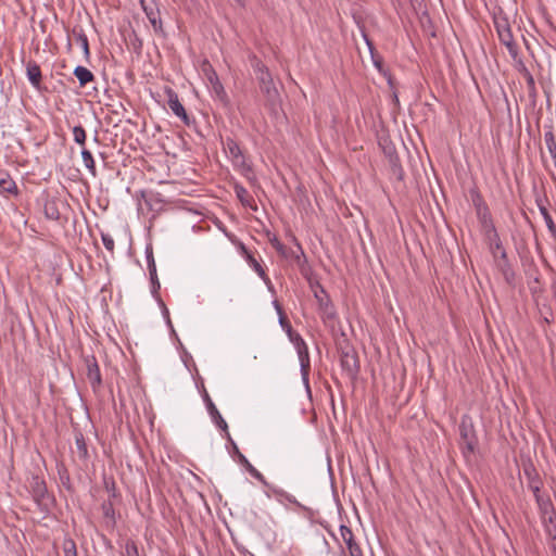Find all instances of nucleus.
<instances>
[{"instance_id":"obj_9","label":"nucleus","mask_w":556,"mask_h":556,"mask_svg":"<svg viewBox=\"0 0 556 556\" xmlns=\"http://www.w3.org/2000/svg\"><path fill=\"white\" fill-rule=\"evenodd\" d=\"M341 367L342 370L350 377L354 378L359 370L358 359L354 353L344 352L341 355Z\"/></svg>"},{"instance_id":"obj_34","label":"nucleus","mask_w":556,"mask_h":556,"mask_svg":"<svg viewBox=\"0 0 556 556\" xmlns=\"http://www.w3.org/2000/svg\"><path fill=\"white\" fill-rule=\"evenodd\" d=\"M540 212H541V214H542V216H543V218H544V222H545V224H546V226H547L548 230H549L551 232H556V225H555V223H554V220H553V218H552L551 214H549V213H548V211L546 210V207L541 206V207H540Z\"/></svg>"},{"instance_id":"obj_31","label":"nucleus","mask_w":556,"mask_h":556,"mask_svg":"<svg viewBox=\"0 0 556 556\" xmlns=\"http://www.w3.org/2000/svg\"><path fill=\"white\" fill-rule=\"evenodd\" d=\"M494 25H495V29H496V33L498 36L501 34H506L507 31L511 30L510 25H509L507 18H505V17H496L494 20Z\"/></svg>"},{"instance_id":"obj_6","label":"nucleus","mask_w":556,"mask_h":556,"mask_svg":"<svg viewBox=\"0 0 556 556\" xmlns=\"http://www.w3.org/2000/svg\"><path fill=\"white\" fill-rule=\"evenodd\" d=\"M164 92L166 94L167 104H168V108L170 109V111L177 117H179L184 122V124L189 125L190 124L189 116H188L184 105L179 101L178 94L172 88H165Z\"/></svg>"},{"instance_id":"obj_42","label":"nucleus","mask_w":556,"mask_h":556,"mask_svg":"<svg viewBox=\"0 0 556 556\" xmlns=\"http://www.w3.org/2000/svg\"><path fill=\"white\" fill-rule=\"evenodd\" d=\"M103 509H104V515L108 517L111 515V513H113V509H112V506L109 505V506H103Z\"/></svg>"},{"instance_id":"obj_24","label":"nucleus","mask_w":556,"mask_h":556,"mask_svg":"<svg viewBox=\"0 0 556 556\" xmlns=\"http://www.w3.org/2000/svg\"><path fill=\"white\" fill-rule=\"evenodd\" d=\"M81 159H83L85 167L88 169V172L91 174V176L96 177L97 176L96 163H94L91 152L87 149H83L81 150Z\"/></svg>"},{"instance_id":"obj_12","label":"nucleus","mask_w":556,"mask_h":556,"mask_svg":"<svg viewBox=\"0 0 556 556\" xmlns=\"http://www.w3.org/2000/svg\"><path fill=\"white\" fill-rule=\"evenodd\" d=\"M534 498L543 519H548L549 521H552V517L554 515V507L549 497L541 493L535 495Z\"/></svg>"},{"instance_id":"obj_44","label":"nucleus","mask_w":556,"mask_h":556,"mask_svg":"<svg viewBox=\"0 0 556 556\" xmlns=\"http://www.w3.org/2000/svg\"><path fill=\"white\" fill-rule=\"evenodd\" d=\"M184 2H191L193 3L195 0H182Z\"/></svg>"},{"instance_id":"obj_39","label":"nucleus","mask_w":556,"mask_h":556,"mask_svg":"<svg viewBox=\"0 0 556 556\" xmlns=\"http://www.w3.org/2000/svg\"><path fill=\"white\" fill-rule=\"evenodd\" d=\"M70 543L71 547H65V556H76L75 544L73 542Z\"/></svg>"},{"instance_id":"obj_26","label":"nucleus","mask_w":556,"mask_h":556,"mask_svg":"<svg viewBox=\"0 0 556 556\" xmlns=\"http://www.w3.org/2000/svg\"><path fill=\"white\" fill-rule=\"evenodd\" d=\"M498 39L504 46H506L510 54L515 55L517 53V47L515 45L511 30L506 34H501Z\"/></svg>"},{"instance_id":"obj_15","label":"nucleus","mask_w":556,"mask_h":556,"mask_svg":"<svg viewBox=\"0 0 556 556\" xmlns=\"http://www.w3.org/2000/svg\"><path fill=\"white\" fill-rule=\"evenodd\" d=\"M26 74L31 86L39 89L41 83V71L39 65L35 62H29L26 66Z\"/></svg>"},{"instance_id":"obj_19","label":"nucleus","mask_w":556,"mask_h":556,"mask_svg":"<svg viewBox=\"0 0 556 556\" xmlns=\"http://www.w3.org/2000/svg\"><path fill=\"white\" fill-rule=\"evenodd\" d=\"M486 241L489 243L490 251L494 257H496L500 254L502 258H506V252L502 245V241L500 239L498 233H496V237L494 239L488 238Z\"/></svg>"},{"instance_id":"obj_18","label":"nucleus","mask_w":556,"mask_h":556,"mask_svg":"<svg viewBox=\"0 0 556 556\" xmlns=\"http://www.w3.org/2000/svg\"><path fill=\"white\" fill-rule=\"evenodd\" d=\"M74 75L78 79L80 86H86L94 78L93 74L87 67L81 65L75 67Z\"/></svg>"},{"instance_id":"obj_32","label":"nucleus","mask_w":556,"mask_h":556,"mask_svg":"<svg viewBox=\"0 0 556 556\" xmlns=\"http://www.w3.org/2000/svg\"><path fill=\"white\" fill-rule=\"evenodd\" d=\"M481 229H482V232H483L485 239H488V238L494 239L496 237L497 230L494 226L493 220L482 224Z\"/></svg>"},{"instance_id":"obj_41","label":"nucleus","mask_w":556,"mask_h":556,"mask_svg":"<svg viewBox=\"0 0 556 556\" xmlns=\"http://www.w3.org/2000/svg\"><path fill=\"white\" fill-rule=\"evenodd\" d=\"M273 305H274V307H275V309H276L278 315L283 314L282 307L280 306V304H279V302L277 300H275L273 302Z\"/></svg>"},{"instance_id":"obj_23","label":"nucleus","mask_w":556,"mask_h":556,"mask_svg":"<svg viewBox=\"0 0 556 556\" xmlns=\"http://www.w3.org/2000/svg\"><path fill=\"white\" fill-rule=\"evenodd\" d=\"M319 308L321 312L320 313L321 318L325 321L334 319L336 312H334L333 306L330 304V302L328 300L319 299Z\"/></svg>"},{"instance_id":"obj_11","label":"nucleus","mask_w":556,"mask_h":556,"mask_svg":"<svg viewBox=\"0 0 556 556\" xmlns=\"http://www.w3.org/2000/svg\"><path fill=\"white\" fill-rule=\"evenodd\" d=\"M87 378L93 390L98 389L102 383L100 368L94 357H92L91 361H88Z\"/></svg>"},{"instance_id":"obj_3","label":"nucleus","mask_w":556,"mask_h":556,"mask_svg":"<svg viewBox=\"0 0 556 556\" xmlns=\"http://www.w3.org/2000/svg\"><path fill=\"white\" fill-rule=\"evenodd\" d=\"M256 78L262 93L265 96L267 103L275 108L279 102V92L276 88L271 74L268 68L260 61L253 65Z\"/></svg>"},{"instance_id":"obj_16","label":"nucleus","mask_w":556,"mask_h":556,"mask_svg":"<svg viewBox=\"0 0 556 556\" xmlns=\"http://www.w3.org/2000/svg\"><path fill=\"white\" fill-rule=\"evenodd\" d=\"M525 473L528 477V488L532 491L533 495L541 494V480L532 468H525Z\"/></svg>"},{"instance_id":"obj_36","label":"nucleus","mask_w":556,"mask_h":556,"mask_svg":"<svg viewBox=\"0 0 556 556\" xmlns=\"http://www.w3.org/2000/svg\"><path fill=\"white\" fill-rule=\"evenodd\" d=\"M101 239H102V243H103L104 248L109 252L113 253L114 252V248H115V243H114L113 237L110 233L101 232Z\"/></svg>"},{"instance_id":"obj_7","label":"nucleus","mask_w":556,"mask_h":556,"mask_svg":"<svg viewBox=\"0 0 556 556\" xmlns=\"http://www.w3.org/2000/svg\"><path fill=\"white\" fill-rule=\"evenodd\" d=\"M29 488L31 492V496L38 506H42L47 504L48 491L46 482L39 476H33L29 481Z\"/></svg>"},{"instance_id":"obj_40","label":"nucleus","mask_w":556,"mask_h":556,"mask_svg":"<svg viewBox=\"0 0 556 556\" xmlns=\"http://www.w3.org/2000/svg\"><path fill=\"white\" fill-rule=\"evenodd\" d=\"M239 250L242 254V256L245 258L248 255H250V251L247 249V247L243 243L239 244Z\"/></svg>"},{"instance_id":"obj_38","label":"nucleus","mask_w":556,"mask_h":556,"mask_svg":"<svg viewBox=\"0 0 556 556\" xmlns=\"http://www.w3.org/2000/svg\"><path fill=\"white\" fill-rule=\"evenodd\" d=\"M269 242L273 245V248L276 249L277 252H279L280 254L285 255V253H286L285 245L279 241V239L276 236L270 238Z\"/></svg>"},{"instance_id":"obj_13","label":"nucleus","mask_w":556,"mask_h":556,"mask_svg":"<svg viewBox=\"0 0 556 556\" xmlns=\"http://www.w3.org/2000/svg\"><path fill=\"white\" fill-rule=\"evenodd\" d=\"M146 258H147V263H148V269H149V275H150V280H151V283L153 287V291H156L157 289H160V282L157 279L156 265H155V261H154V256H153V251H152V248H150V247H148L146 249Z\"/></svg>"},{"instance_id":"obj_33","label":"nucleus","mask_w":556,"mask_h":556,"mask_svg":"<svg viewBox=\"0 0 556 556\" xmlns=\"http://www.w3.org/2000/svg\"><path fill=\"white\" fill-rule=\"evenodd\" d=\"M73 137L76 143L85 144L87 135L85 129L80 125H78L73 128Z\"/></svg>"},{"instance_id":"obj_2","label":"nucleus","mask_w":556,"mask_h":556,"mask_svg":"<svg viewBox=\"0 0 556 556\" xmlns=\"http://www.w3.org/2000/svg\"><path fill=\"white\" fill-rule=\"evenodd\" d=\"M223 150L226 153L228 160L231 162L232 166L238 172H240L249 180L254 179L252 166L248 162L245 155L235 139L227 137L223 141Z\"/></svg>"},{"instance_id":"obj_17","label":"nucleus","mask_w":556,"mask_h":556,"mask_svg":"<svg viewBox=\"0 0 556 556\" xmlns=\"http://www.w3.org/2000/svg\"><path fill=\"white\" fill-rule=\"evenodd\" d=\"M75 447H76L77 456L80 459L86 460L88 458V447H87L86 440L81 432L75 433Z\"/></svg>"},{"instance_id":"obj_14","label":"nucleus","mask_w":556,"mask_h":556,"mask_svg":"<svg viewBox=\"0 0 556 556\" xmlns=\"http://www.w3.org/2000/svg\"><path fill=\"white\" fill-rule=\"evenodd\" d=\"M210 91L212 97L219 101L224 106H227L229 104V98L228 94L220 83V80H217L210 85Z\"/></svg>"},{"instance_id":"obj_25","label":"nucleus","mask_w":556,"mask_h":556,"mask_svg":"<svg viewBox=\"0 0 556 556\" xmlns=\"http://www.w3.org/2000/svg\"><path fill=\"white\" fill-rule=\"evenodd\" d=\"M0 188L2 191L8 193H16L17 188L12 178L7 174L0 175Z\"/></svg>"},{"instance_id":"obj_35","label":"nucleus","mask_w":556,"mask_h":556,"mask_svg":"<svg viewBox=\"0 0 556 556\" xmlns=\"http://www.w3.org/2000/svg\"><path fill=\"white\" fill-rule=\"evenodd\" d=\"M76 41L80 45L85 55L88 58L90 52H89V42H88V38H87L86 34L83 31L76 34Z\"/></svg>"},{"instance_id":"obj_5","label":"nucleus","mask_w":556,"mask_h":556,"mask_svg":"<svg viewBox=\"0 0 556 556\" xmlns=\"http://www.w3.org/2000/svg\"><path fill=\"white\" fill-rule=\"evenodd\" d=\"M203 401L205 403L207 413L210 417L212 418V421L222 431L225 432V437L228 441H231L230 433L228 431V425L218 412L217 407L213 403L212 399L210 397L207 391L204 389L202 394Z\"/></svg>"},{"instance_id":"obj_29","label":"nucleus","mask_w":556,"mask_h":556,"mask_svg":"<svg viewBox=\"0 0 556 556\" xmlns=\"http://www.w3.org/2000/svg\"><path fill=\"white\" fill-rule=\"evenodd\" d=\"M269 488H270L271 492L274 493V495L278 500H281V501L285 500L291 504H296V505L299 504L293 495L287 493L282 489H279V488L273 486V485H269Z\"/></svg>"},{"instance_id":"obj_20","label":"nucleus","mask_w":556,"mask_h":556,"mask_svg":"<svg viewBox=\"0 0 556 556\" xmlns=\"http://www.w3.org/2000/svg\"><path fill=\"white\" fill-rule=\"evenodd\" d=\"M233 190L242 205L252 207L253 198L242 185L236 184L233 186Z\"/></svg>"},{"instance_id":"obj_30","label":"nucleus","mask_w":556,"mask_h":556,"mask_svg":"<svg viewBox=\"0 0 556 556\" xmlns=\"http://www.w3.org/2000/svg\"><path fill=\"white\" fill-rule=\"evenodd\" d=\"M203 74L208 83V85L219 80L217 73L212 67V65L208 62H205L202 67Z\"/></svg>"},{"instance_id":"obj_43","label":"nucleus","mask_w":556,"mask_h":556,"mask_svg":"<svg viewBox=\"0 0 556 556\" xmlns=\"http://www.w3.org/2000/svg\"><path fill=\"white\" fill-rule=\"evenodd\" d=\"M366 43L368 45L369 49L371 50V45L367 38H366Z\"/></svg>"},{"instance_id":"obj_10","label":"nucleus","mask_w":556,"mask_h":556,"mask_svg":"<svg viewBox=\"0 0 556 556\" xmlns=\"http://www.w3.org/2000/svg\"><path fill=\"white\" fill-rule=\"evenodd\" d=\"M229 442L232 444L233 450L238 455L239 463L244 466L247 471L262 484L269 486V483L266 481L265 477L248 460V458L242 453H240L237 444L232 440Z\"/></svg>"},{"instance_id":"obj_37","label":"nucleus","mask_w":556,"mask_h":556,"mask_svg":"<svg viewBox=\"0 0 556 556\" xmlns=\"http://www.w3.org/2000/svg\"><path fill=\"white\" fill-rule=\"evenodd\" d=\"M125 556H140L137 544L134 541L126 542Z\"/></svg>"},{"instance_id":"obj_4","label":"nucleus","mask_w":556,"mask_h":556,"mask_svg":"<svg viewBox=\"0 0 556 556\" xmlns=\"http://www.w3.org/2000/svg\"><path fill=\"white\" fill-rule=\"evenodd\" d=\"M459 434L462 440V446L464 450V453H473L476 446H477V437L475 432V428L471 421V418L467 415L462 417V421L459 425Z\"/></svg>"},{"instance_id":"obj_27","label":"nucleus","mask_w":556,"mask_h":556,"mask_svg":"<svg viewBox=\"0 0 556 556\" xmlns=\"http://www.w3.org/2000/svg\"><path fill=\"white\" fill-rule=\"evenodd\" d=\"M476 208H477V216L480 222V225L492 220L491 213L484 203L480 202V203L476 204Z\"/></svg>"},{"instance_id":"obj_21","label":"nucleus","mask_w":556,"mask_h":556,"mask_svg":"<svg viewBox=\"0 0 556 556\" xmlns=\"http://www.w3.org/2000/svg\"><path fill=\"white\" fill-rule=\"evenodd\" d=\"M544 142L556 166V138L551 128L544 132Z\"/></svg>"},{"instance_id":"obj_1","label":"nucleus","mask_w":556,"mask_h":556,"mask_svg":"<svg viewBox=\"0 0 556 556\" xmlns=\"http://www.w3.org/2000/svg\"><path fill=\"white\" fill-rule=\"evenodd\" d=\"M279 316V325L282 327L283 330L287 331V333L290 336L291 341L294 343V346L296 349V353L300 361V370L303 383L305 386V389L309 392V354L308 349L305 343V341L301 338L300 334H296L294 338L292 337V327L290 323L287 320L285 314L278 315Z\"/></svg>"},{"instance_id":"obj_8","label":"nucleus","mask_w":556,"mask_h":556,"mask_svg":"<svg viewBox=\"0 0 556 556\" xmlns=\"http://www.w3.org/2000/svg\"><path fill=\"white\" fill-rule=\"evenodd\" d=\"M339 531L343 542L346 545L350 556H364L362 548L354 539L352 530L348 526L341 525Z\"/></svg>"},{"instance_id":"obj_22","label":"nucleus","mask_w":556,"mask_h":556,"mask_svg":"<svg viewBox=\"0 0 556 556\" xmlns=\"http://www.w3.org/2000/svg\"><path fill=\"white\" fill-rule=\"evenodd\" d=\"M245 261L247 263L249 264V266L258 275V277L264 281V282H269V278L268 276L266 275L264 268L262 267V265L260 264V262L252 255H248L245 257Z\"/></svg>"},{"instance_id":"obj_28","label":"nucleus","mask_w":556,"mask_h":556,"mask_svg":"<svg viewBox=\"0 0 556 556\" xmlns=\"http://www.w3.org/2000/svg\"><path fill=\"white\" fill-rule=\"evenodd\" d=\"M143 11L149 20V22L152 24L154 29H157L161 27V18L159 11L154 10L153 8H147L143 5Z\"/></svg>"}]
</instances>
